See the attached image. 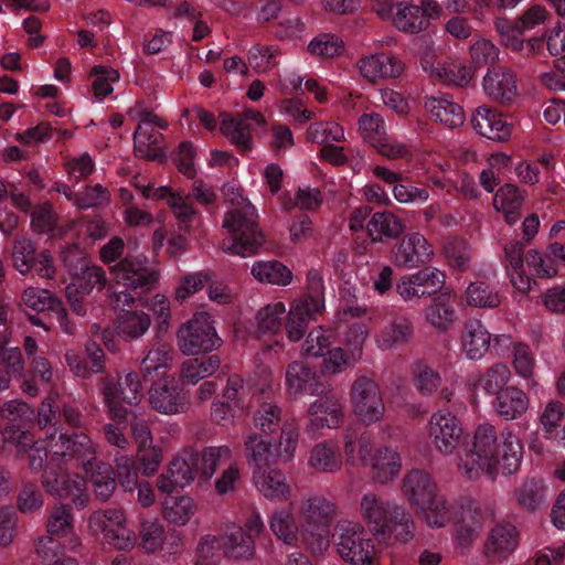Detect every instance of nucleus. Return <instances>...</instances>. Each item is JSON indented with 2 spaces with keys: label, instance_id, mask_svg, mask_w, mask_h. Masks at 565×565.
I'll return each instance as SVG.
<instances>
[{
  "label": "nucleus",
  "instance_id": "nucleus-21",
  "mask_svg": "<svg viewBox=\"0 0 565 565\" xmlns=\"http://www.w3.org/2000/svg\"><path fill=\"white\" fill-rule=\"evenodd\" d=\"M445 281L444 271L435 267H425L403 276L396 285V290L407 301L436 294L444 287Z\"/></svg>",
  "mask_w": 565,
  "mask_h": 565
},
{
  "label": "nucleus",
  "instance_id": "nucleus-41",
  "mask_svg": "<svg viewBox=\"0 0 565 565\" xmlns=\"http://www.w3.org/2000/svg\"><path fill=\"white\" fill-rule=\"evenodd\" d=\"M425 107L435 120L447 128L459 127L465 121L463 109L447 95L427 97Z\"/></svg>",
  "mask_w": 565,
  "mask_h": 565
},
{
  "label": "nucleus",
  "instance_id": "nucleus-9",
  "mask_svg": "<svg viewBox=\"0 0 565 565\" xmlns=\"http://www.w3.org/2000/svg\"><path fill=\"white\" fill-rule=\"evenodd\" d=\"M334 544L340 557L351 565H371L375 558L373 540L359 522L340 523Z\"/></svg>",
  "mask_w": 565,
  "mask_h": 565
},
{
  "label": "nucleus",
  "instance_id": "nucleus-58",
  "mask_svg": "<svg viewBox=\"0 0 565 565\" xmlns=\"http://www.w3.org/2000/svg\"><path fill=\"white\" fill-rule=\"evenodd\" d=\"M512 379L510 367L498 362L487 367L479 377V385L487 395L494 396L508 387Z\"/></svg>",
  "mask_w": 565,
  "mask_h": 565
},
{
  "label": "nucleus",
  "instance_id": "nucleus-6",
  "mask_svg": "<svg viewBox=\"0 0 565 565\" xmlns=\"http://www.w3.org/2000/svg\"><path fill=\"white\" fill-rule=\"evenodd\" d=\"M344 451L348 462L369 467L374 480L379 483L392 482L402 471L403 459L398 449L393 446L373 449L372 438L367 433L356 435L353 429H347Z\"/></svg>",
  "mask_w": 565,
  "mask_h": 565
},
{
  "label": "nucleus",
  "instance_id": "nucleus-53",
  "mask_svg": "<svg viewBox=\"0 0 565 565\" xmlns=\"http://www.w3.org/2000/svg\"><path fill=\"white\" fill-rule=\"evenodd\" d=\"M195 504L186 495H168L162 502V513L164 519L178 526L185 525L194 515Z\"/></svg>",
  "mask_w": 565,
  "mask_h": 565
},
{
  "label": "nucleus",
  "instance_id": "nucleus-28",
  "mask_svg": "<svg viewBox=\"0 0 565 565\" xmlns=\"http://www.w3.org/2000/svg\"><path fill=\"white\" fill-rule=\"evenodd\" d=\"M401 491L409 504L418 510L422 505L429 502L440 489L429 472L413 469L404 476Z\"/></svg>",
  "mask_w": 565,
  "mask_h": 565
},
{
  "label": "nucleus",
  "instance_id": "nucleus-26",
  "mask_svg": "<svg viewBox=\"0 0 565 565\" xmlns=\"http://www.w3.org/2000/svg\"><path fill=\"white\" fill-rule=\"evenodd\" d=\"M285 384L287 392L292 397L303 395L318 396L326 392V386L320 382V375L316 367L301 361L288 364Z\"/></svg>",
  "mask_w": 565,
  "mask_h": 565
},
{
  "label": "nucleus",
  "instance_id": "nucleus-17",
  "mask_svg": "<svg viewBox=\"0 0 565 565\" xmlns=\"http://www.w3.org/2000/svg\"><path fill=\"white\" fill-rule=\"evenodd\" d=\"M546 19L547 12L545 9L541 6H533L515 21H510L505 18L497 19L494 26L502 44L512 51L520 52L524 46V41L521 35L524 32L544 24Z\"/></svg>",
  "mask_w": 565,
  "mask_h": 565
},
{
  "label": "nucleus",
  "instance_id": "nucleus-15",
  "mask_svg": "<svg viewBox=\"0 0 565 565\" xmlns=\"http://www.w3.org/2000/svg\"><path fill=\"white\" fill-rule=\"evenodd\" d=\"M113 307L118 310L116 330L118 335L127 341L142 338L151 326L150 316L142 310L126 309L135 301L130 292L113 291L110 294Z\"/></svg>",
  "mask_w": 565,
  "mask_h": 565
},
{
  "label": "nucleus",
  "instance_id": "nucleus-32",
  "mask_svg": "<svg viewBox=\"0 0 565 565\" xmlns=\"http://www.w3.org/2000/svg\"><path fill=\"white\" fill-rule=\"evenodd\" d=\"M22 303L34 311L50 310L65 333L70 334L73 332V327L67 320L66 311L62 307L61 301L47 289L25 288L22 294Z\"/></svg>",
  "mask_w": 565,
  "mask_h": 565
},
{
  "label": "nucleus",
  "instance_id": "nucleus-59",
  "mask_svg": "<svg viewBox=\"0 0 565 565\" xmlns=\"http://www.w3.org/2000/svg\"><path fill=\"white\" fill-rule=\"evenodd\" d=\"M426 321L439 331H447L456 321V311L445 296H438L425 309Z\"/></svg>",
  "mask_w": 565,
  "mask_h": 565
},
{
  "label": "nucleus",
  "instance_id": "nucleus-62",
  "mask_svg": "<svg viewBox=\"0 0 565 565\" xmlns=\"http://www.w3.org/2000/svg\"><path fill=\"white\" fill-rule=\"evenodd\" d=\"M393 24L403 32L419 33L427 26V21L420 17L416 6L398 3L393 18Z\"/></svg>",
  "mask_w": 565,
  "mask_h": 565
},
{
  "label": "nucleus",
  "instance_id": "nucleus-49",
  "mask_svg": "<svg viewBox=\"0 0 565 565\" xmlns=\"http://www.w3.org/2000/svg\"><path fill=\"white\" fill-rule=\"evenodd\" d=\"M524 202V195L520 189L511 183H507L501 186L493 198V207L495 211L501 212L504 215V220L508 224H514L520 215Z\"/></svg>",
  "mask_w": 565,
  "mask_h": 565
},
{
  "label": "nucleus",
  "instance_id": "nucleus-45",
  "mask_svg": "<svg viewBox=\"0 0 565 565\" xmlns=\"http://www.w3.org/2000/svg\"><path fill=\"white\" fill-rule=\"evenodd\" d=\"M268 525L274 536L286 545L296 546L300 527L291 510L277 508L268 515Z\"/></svg>",
  "mask_w": 565,
  "mask_h": 565
},
{
  "label": "nucleus",
  "instance_id": "nucleus-5",
  "mask_svg": "<svg viewBox=\"0 0 565 565\" xmlns=\"http://www.w3.org/2000/svg\"><path fill=\"white\" fill-rule=\"evenodd\" d=\"M359 510L369 530L380 540L394 536L399 542H407L412 539L414 522L404 507L369 492L362 495Z\"/></svg>",
  "mask_w": 565,
  "mask_h": 565
},
{
  "label": "nucleus",
  "instance_id": "nucleus-8",
  "mask_svg": "<svg viewBox=\"0 0 565 565\" xmlns=\"http://www.w3.org/2000/svg\"><path fill=\"white\" fill-rule=\"evenodd\" d=\"M103 396L108 415L124 423L129 408L137 405L142 397L139 375L134 371L125 372L117 380L106 377L103 381Z\"/></svg>",
  "mask_w": 565,
  "mask_h": 565
},
{
  "label": "nucleus",
  "instance_id": "nucleus-64",
  "mask_svg": "<svg viewBox=\"0 0 565 565\" xmlns=\"http://www.w3.org/2000/svg\"><path fill=\"white\" fill-rule=\"evenodd\" d=\"M282 411L273 402H262L253 413V423L256 429L264 434H271L279 426Z\"/></svg>",
  "mask_w": 565,
  "mask_h": 565
},
{
  "label": "nucleus",
  "instance_id": "nucleus-42",
  "mask_svg": "<svg viewBox=\"0 0 565 565\" xmlns=\"http://www.w3.org/2000/svg\"><path fill=\"white\" fill-rule=\"evenodd\" d=\"M518 531L511 524H498L489 533L484 552L493 559H503L518 546Z\"/></svg>",
  "mask_w": 565,
  "mask_h": 565
},
{
  "label": "nucleus",
  "instance_id": "nucleus-23",
  "mask_svg": "<svg viewBox=\"0 0 565 565\" xmlns=\"http://www.w3.org/2000/svg\"><path fill=\"white\" fill-rule=\"evenodd\" d=\"M324 310V301L322 299L312 298L311 301L305 298H295L285 317L286 334L290 342L300 341L311 320Z\"/></svg>",
  "mask_w": 565,
  "mask_h": 565
},
{
  "label": "nucleus",
  "instance_id": "nucleus-13",
  "mask_svg": "<svg viewBox=\"0 0 565 565\" xmlns=\"http://www.w3.org/2000/svg\"><path fill=\"white\" fill-rule=\"evenodd\" d=\"M126 515L120 509H106L93 512L88 518V530L93 536L102 535L105 542L118 550L135 546V532L126 526Z\"/></svg>",
  "mask_w": 565,
  "mask_h": 565
},
{
  "label": "nucleus",
  "instance_id": "nucleus-47",
  "mask_svg": "<svg viewBox=\"0 0 565 565\" xmlns=\"http://www.w3.org/2000/svg\"><path fill=\"white\" fill-rule=\"evenodd\" d=\"M40 565H78V561L66 553L65 546L52 536H41L34 546Z\"/></svg>",
  "mask_w": 565,
  "mask_h": 565
},
{
  "label": "nucleus",
  "instance_id": "nucleus-61",
  "mask_svg": "<svg viewBox=\"0 0 565 565\" xmlns=\"http://www.w3.org/2000/svg\"><path fill=\"white\" fill-rule=\"evenodd\" d=\"M286 315L287 308L282 301H274L266 305L256 313L258 331L262 333H278Z\"/></svg>",
  "mask_w": 565,
  "mask_h": 565
},
{
  "label": "nucleus",
  "instance_id": "nucleus-22",
  "mask_svg": "<svg viewBox=\"0 0 565 565\" xmlns=\"http://www.w3.org/2000/svg\"><path fill=\"white\" fill-rule=\"evenodd\" d=\"M308 434H318L320 430L337 429L344 420V406L334 395H327L315 399L308 407Z\"/></svg>",
  "mask_w": 565,
  "mask_h": 565
},
{
  "label": "nucleus",
  "instance_id": "nucleus-51",
  "mask_svg": "<svg viewBox=\"0 0 565 565\" xmlns=\"http://www.w3.org/2000/svg\"><path fill=\"white\" fill-rule=\"evenodd\" d=\"M253 277L263 284L288 286L292 280L291 270L277 260L256 262L250 269Z\"/></svg>",
  "mask_w": 565,
  "mask_h": 565
},
{
  "label": "nucleus",
  "instance_id": "nucleus-3",
  "mask_svg": "<svg viewBox=\"0 0 565 565\" xmlns=\"http://www.w3.org/2000/svg\"><path fill=\"white\" fill-rule=\"evenodd\" d=\"M223 193L232 207L223 222V227L228 234L227 238L223 242V249L243 257L250 256L262 242L260 233L256 225V209L243 195L241 189L235 183L225 184Z\"/></svg>",
  "mask_w": 565,
  "mask_h": 565
},
{
  "label": "nucleus",
  "instance_id": "nucleus-37",
  "mask_svg": "<svg viewBox=\"0 0 565 565\" xmlns=\"http://www.w3.org/2000/svg\"><path fill=\"white\" fill-rule=\"evenodd\" d=\"M79 465L89 478L95 494L103 501L108 500L116 488L113 467L109 463L98 461L95 454L84 458Z\"/></svg>",
  "mask_w": 565,
  "mask_h": 565
},
{
  "label": "nucleus",
  "instance_id": "nucleus-52",
  "mask_svg": "<svg viewBox=\"0 0 565 565\" xmlns=\"http://www.w3.org/2000/svg\"><path fill=\"white\" fill-rule=\"evenodd\" d=\"M243 446L246 461L252 469L265 467L264 463L273 458L271 439H267L258 433L247 434Z\"/></svg>",
  "mask_w": 565,
  "mask_h": 565
},
{
  "label": "nucleus",
  "instance_id": "nucleus-11",
  "mask_svg": "<svg viewBox=\"0 0 565 565\" xmlns=\"http://www.w3.org/2000/svg\"><path fill=\"white\" fill-rule=\"evenodd\" d=\"M265 529L262 515L253 513L244 526L236 523H228L221 534L222 552L233 559H249L255 554V537L259 536Z\"/></svg>",
  "mask_w": 565,
  "mask_h": 565
},
{
  "label": "nucleus",
  "instance_id": "nucleus-46",
  "mask_svg": "<svg viewBox=\"0 0 565 565\" xmlns=\"http://www.w3.org/2000/svg\"><path fill=\"white\" fill-rule=\"evenodd\" d=\"M333 333L323 328H313L305 338L300 354L307 359H322L321 372L324 374V362L333 350Z\"/></svg>",
  "mask_w": 565,
  "mask_h": 565
},
{
  "label": "nucleus",
  "instance_id": "nucleus-55",
  "mask_svg": "<svg viewBox=\"0 0 565 565\" xmlns=\"http://www.w3.org/2000/svg\"><path fill=\"white\" fill-rule=\"evenodd\" d=\"M366 228L367 234L373 241H380L383 237L398 236L404 232L405 224L391 212H380L373 214Z\"/></svg>",
  "mask_w": 565,
  "mask_h": 565
},
{
  "label": "nucleus",
  "instance_id": "nucleus-60",
  "mask_svg": "<svg viewBox=\"0 0 565 565\" xmlns=\"http://www.w3.org/2000/svg\"><path fill=\"white\" fill-rule=\"evenodd\" d=\"M172 351L164 344L157 342L146 353L140 362V371L145 377L159 374L170 367Z\"/></svg>",
  "mask_w": 565,
  "mask_h": 565
},
{
  "label": "nucleus",
  "instance_id": "nucleus-18",
  "mask_svg": "<svg viewBox=\"0 0 565 565\" xmlns=\"http://www.w3.org/2000/svg\"><path fill=\"white\" fill-rule=\"evenodd\" d=\"M43 488L52 495L71 499L76 507L84 508L87 503L85 480L78 475L71 477L60 466H47L42 476Z\"/></svg>",
  "mask_w": 565,
  "mask_h": 565
},
{
  "label": "nucleus",
  "instance_id": "nucleus-34",
  "mask_svg": "<svg viewBox=\"0 0 565 565\" xmlns=\"http://www.w3.org/2000/svg\"><path fill=\"white\" fill-rule=\"evenodd\" d=\"M482 86L488 97L502 104H510L518 97L516 77L507 68L489 70Z\"/></svg>",
  "mask_w": 565,
  "mask_h": 565
},
{
  "label": "nucleus",
  "instance_id": "nucleus-63",
  "mask_svg": "<svg viewBox=\"0 0 565 565\" xmlns=\"http://www.w3.org/2000/svg\"><path fill=\"white\" fill-rule=\"evenodd\" d=\"M306 137L309 141L322 146L341 142L345 139L344 129L339 124L332 121L312 122L307 129Z\"/></svg>",
  "mask_w": 565,
  "mask_h": 565
},
{
  "label": "nucleus",
  "instance_id": "nucleus-12",
  "mask_svg": "<svg viewBox=\"0 0 565 565\" xmlns=\"http://www.w3.org/2000/svg\"><path fill=\"white\" fill-rule=\"evenodd\" d=\"M353 414L364 425H373L385 416V403L377 382L366 375L356 377L350 391Z\"/></svg>",
  "mask_w": 565,
  "mask_h": 565
},
{
  "label": "nucleus",
  "instance_id": "nucleus-30",
  "mask_svg": "<svg viewBox=\"0 0 565 565\" xmlns=\"http://www.w3.org/2000/svg\"><path fill=\"white\" fill-rule=\"evenodd\" d=\"M156 127H166L156 116L146 115L140 120L134 136L135 152L138 157L154 160L162 154L161 134Z\"/></svg>",
  "mask_w": 565,
  "mask_h": 565
},
{
  "label": "nucleus",
  "instance_id": "nucleus-54",
  "mask_svg": "<svg viewBox=\"0 0 565 565\" xmlns=\"http://www.w3.org/2000/svg\"><path fill=\"white\" fill-rule=\"evenodd\" d=\"M167 540L164 525L157 518H143L139 527V545L146 553L164 548Z\"/></svg>",
  "mask_w": 565,
  "mask_h": 565
},
{
  "label": "nucleus",
  "instance_id": "nucleus-48",
  "mask_svg": "<svg viewBox=\"0 0 565 565\" xmlns=\"http://www.w3.org/2000/svg\"><path fill=\"white\" fill-rule=\"evenodd\" d=\"M299 443V427L295 420H285L279 436L271 439L273 458L282 463L290 462Z\"/></svg>",
  "mask_w": 565,
  "mask_h": 565
},
{
  "label": "nucleus",
  "instance_id": "nucleus-39",
  "mask_svg": "<svg viewBox=\"0 0 565 565\" xmlns=\"http://www.w3.org/2000/svg\"><path fill=\"white\" fill-rule=\"evenodd\" d=\"M269 390L268 385L255 387L250 383L245 382L241 376L231 375L227 379L223 398L231 403L235 411L248 414L252 398L257 395H266Z\"/></svg>",
  "mask_w": 565,
  "mask_h": 565
},
{
  "label": "nucleus",
  "instance_id": "nucleus-35",
  "mask_svg": "<svg viewBox=\"0 0 565 565\" xmlns=\"http://www.w3.org/2000/svg\"><path fill=\"white\" fill-rule=\"evenodd\" d=\"M471 125L479 135L491 140L504 141L511 135V126L489 106L483 105L475 109L471 115Z\"/></svg>",
  "mask_w": 565,
  "mask_h": 565
},
{
  "label": "nucleus",
  "instance_id": "nucleus-19",
  "mask_svg": "<svg viewBox=\"0 0 565 565\" xmlns=\"http://www.w3.org/2000/svg\"><path fill=\"white\" fill-rule=\"evenodd\" d=\"M114 291L128 292L129 289H138L157 281L158 274L147 266L145 257H126L111 267Z\"/></svg>",
  "mask_w": 565,
  "mask_h": 565
},
{
  "label": "nucleus",
  "instance_id": "nucleus-56",
  "mask_svg": "<svg viewBox=\"0 0 565 565\" xmlns=\"http://www.w3.org/2000/svg\"><path fill=\"white\" fill-rule=\"evenodd\" d=\"M465 302L473 308H497L501 303L499 292L484 281H472L463 291Z\"/></svg>",
  "mask_w": 565,
  "mask_h": 565
},
{
  "label": "nucleus",
  "instance_id": "nucleus-14",
  "mask_svg": "<svg viewBox=\"0 0 565 565\" xmlns=\"http://www.w3.org/2000/svg\"><path fill=\"white\" fill-rule=\"evenodd\" d=\"M370 337V329L363 323H352L342 339V347L333 348L324 362V374L335 375L354 366L362 360L363 349Z\"/></svg>",
  "mask_w": 565,
  "mask_h": 565
},
{
  "label": "nucleus",
  "instance_id": "nucleus-44",
  "mask_svg": "<svg viewBox=\"0 0 565 565\" xmlns=\"http://www.w3.org/2000/svg\"><path fill=\"white\" fill-rule=\"evenodd\" d=\"M192 481L193 471L184 460L182 452H180L159 476L157 487L160 492L170 494L179 489H183Z\"/></svg>",
  "mask_w": 565,
  "mask_h": 565
},
{
  "label": "nucleus",
  "instance_id": "nucleus-36",
  "mask_svg": "<svg viewBox=\"0 0 565 565\" xmlns=\"http://www.w3.org/2000/svg\"><path fill=\"white\" fill-rule=\"evenodd\" d=\"M358 67L361 75L370 82L395 78L404 70L397 57L384 53L364 56L359 61Z\"/></svg>",
  "mask_w": 565,
  "mask_h": 565
},
{
  "label": "nucleus",
  "instance_id": "nucleus-10",
  "mask_svg": "<svg viewBox=\"0 0 565 565\" xmlns=\"http://www.w3.org/2000/svg\"><path fill=\"white\" fill-rule=\"evenodd\" d=\"M70 253H75L78 256V263L73 267L68 257L65 256L64 258L72 275V281L66 286V298L73 311L78 316H83L85 315V308L82 301L94 288H103L105 286L106 275L100 267L88 266L76 247H73Z\"/></svg>",
  "mask_w": 565,
  "mask_h": 565
},
{
  "label": "nucleus",
  "instance_id": "nucleus-57",
  "mask_svg": "<svg viewBox=\"0 0 565 565\" xmlns=\"http://www.w3.org/2000/svg\"><path fill=\"white\" fill-rule=\"evenodd\" d=\"M411 335L412 327L407 320H394L376 335V347L382 351H391L407 342Z\"/></svg>",
  "mask_w": 565,
  "mask_h": 565
},
{
  "label": "nucleus",
  "instance_id": "nucleus-2",
  "mask_svg": "<svg viewBox=\"0 0 565 565\" xmlns=\"http://www.w3.org/2000/svg\"><path fill=\"white\" fill-rule=\"evenodd\" d=\"M3 440L15 446L19 452L29 450V465L32 469H40L44 459L49 460L47 466L53 467L58 466L61 460L65 463L75 461L79 465L84 458L96 451L90 438L83 433L72 436L55 433L47 441L38 440L31 445V435L12 425L3 431Z\"/></svg>",
  "mask_w": 565,
  "mask_h": 565
},
{
  "label": "nucleus",
  "instance_id": "nucleus-29",
  "mask_svg": "<svg viewBox=\"0 0 565 565\" xmlns=\"http://www.w3.org/2000/svg\"><path fill=\"white\" fill-rule=\"evenodd\" d=\"M172 382L173 380H166L163 382L156 383L149 391V402L151 407L164 415L182 413L189 405L185 393Z\"/></svg>",
  "mask_w": 565,
  "mask_h": 565
},
{
  "label": "nucleus",
  "instance_id": "nucleus-33",
  "mask_svg": "<svg viewBox=\"0 0 565 565\" xmlns=\"http://www.w3.org/2000/svg\"><path fill=\"white\" fill-rule=\"evenodd\" d=\"M492 342V334L480 320L468 321L460 335V350L471 361L481 360Z\"/></svg>",
  "mask_w": 565,
  "mask_h": 565
},
{
  "label": "nucleus",
  "instance_id": "nucleus-40",
  "mask_svg": "<svg viewBox=\"0 0 565 565\" xmlns=\"http://www.w3.org/2000/svg\"><path fill=\"white\" fill-rule=\"evenodd\" d=\"M299 512L308 527H330L337 516L335 504L320 495L305 498L300 503Z\"/></svg>",
  "mask_w": 565,
  "mask_h": 565
},
{
  "label": "nucleus",
  "instance_id": "nucleus-16",
  "mask_svg": "<svg viewBox=\"0 0 565 565\" xmlns=\"http://www.w3.org/2000/svg\"><path fill=\"white\" fill-rule=\"evenodd\" d=\"M427 433L435 450L444 456L452 455L463 436L460 420L447 409H439L431 414Z\"/></svg>",
  "mask_w": 565,
  "mask_h": 565
},
{
  "label": "nucleus",
  "instance_id": "nucleus-31",
  "mask_svg": "<svg viewBox=\"0 0 565 565\" xmlns=\"http://www.w3.org/2000/svg\"><path fill=\"white\" fill-rule=\"evenodd\" d=\"M531 405L529 395L519 386L510 385L494 395L491 406L504 420H514L524 416Z\"/></svg>",
  "mask_w": 565,
  "mask_h": 565
},
{
  "label": "nucleus",
  "instance_id": "nucleus-7",
  "mask_svg": "<svg viewBox=\"0 0 565 565\" xmlns=\"http://www.w3.org/2000/svg\"><path fill=\"white\" fill-rule=\"evenodd\" d=\"M177 345L186 356L210 353L222 345L213 316L205 311L195 312L177 331Z\"/></svg>",
  "mask_w": 565,
  "mask_h": 565
},
{
  "label": "nucleus",
  "instance_id": "nucleus-20",
  "mask_svg": "<svg viewBox=\"0 0 565 565\" xmlns=\"http://www.w3.org/2000/svg\"><path fill=\"white\" fill-rule=\"evenodd\" d=\"M435 256L434 246L419 232L405 235L393 249L392 263L404 269H414L429 264Z\"/></svg>",
  "mask_w": 565,
  "mask_h": 565
},
{
  "label": "nucleus",
  "instance_id": "nucleus-43",
  "mask_svg": "<svg viewBox=\"0 0 565 565\" xmlns=\"http://www.w3.org/2000/svg\"><path fill=\"white\" fill-rule=\"evenodd\" d=\"M308 468L318 473H333L342 467V458L337 444L321 441L315 445L307 458Z\"/></svg>",
  "mask_w": 565,
  "mask_h": 565
},
{
  "label": "nucleus",
  "instance_id": "nucleus-38",
  "mask_svg": "<svg viewBox=\"0 0 565 565\" xmlns=\"http://www.w3.org/2000/svg\"><path fill=\"white\" fill-rule=\"evenodd\" d=\"M539 424L546 440L565 447V404L548 401L539 415Z\"/></svg>",
  "mask_w": 565,
  "mask_h": 565
},
{
  "label": "nucleus",
  "instance_id": "nucleus-4",
  "mask_svg": "<svg viewBox=\"0 0 565 565\" xmlns=\"http://www.w3.org/2000/svg\"><path fill=\"white\" fill-rule=\"evenodd\" d=\"M418 511L429 527H444L455 521L457 540L461 545L473 540L486 520L479 503L475 500L463 498L455 507L441 491Z\"/></svg>",
  "mask_w": 565,
  "mask_h": 565
},
{
  "label": "nucleus",
  "instance_id": "nucleus-24",
  "mask_svg": "<svg viewBox=\"0 0 565 565\" xmlns=\"http://www.w3.org/2000/svg\"><path fill=\"white\" fill-rule=\"evenodd\" d=\"M266 125L264 115L259 111L246 108L236 117L221 115L220 129L233 143L244 150H249L250 131Z\"/></svg>",
  "mask_w": 565,
  "mask_h": 565
},
{
  "label": "nucleus",
  "instance_id": "nucleus-1",
  "mask_svg": "<svg viewBox=\"0 0 565 565\" xmlns=\"http://www.w3.org/2000/svg\"><path fill=\"white\" fill-rule=\"evenodd\" d=\"M524 445L518 431L505 428L499 434L493 425L484 423L477 427L471 447L457 456L458 472L470 480L482 473L494 478L502 473H515L523 461Z\"/></svg>",
  "mask_w": 565,
  "mask_h": 565
},
{
  "label": "nucleus",
  "instance_id": "nucleus-27",
  "mask_svg": "<svg viewBox=\"0 0 565 565\" xmlns=\"http://www.w3.org/2000/svg\"><path fill=\"white\" fill-rule=\"evenodd\" d=\"M252 482L257 492L269 501H288L291 497V486L285 472L277 467L253 469Z\"/></svg>",
  "mask_w": 565,
  "mask_h": 565
},
{
  "label": "nucleus",
  "instance_id": "nucleus-50",
  "mask_svg": "<svg viewBox=\"0 0 565 565\" xmlns=\"http://www.w3.org/2000/svg\"><path fill=\"white\" fill-rule=\"evenodd\" d=\"M220 365L221 361L216 355L186 360L181 364L180 380L185 385H195L200 381L212 376Z\"/></svg>",
  "mask_w": 565,
  "mask_h": 565
},
{
  "label": "nucleus",
  "instance_id": "nucleus-25",
  "mask_svg": "<svg viewBox=\"0 0 565 565\" xmlns=\"http://www.w3.org/2000/svg\"><path fill=\"white\" fill-rule=\"evenodd\" d=\"M181 452L193 471V479L200 477L205 481L214 476L222 462L231 461L234 456L233 449L227 445L206 447L201 452L193 449H184Z\"/></svg>",
  "mask_w": 565,
  "mask_h": 565
}]
</instances>
